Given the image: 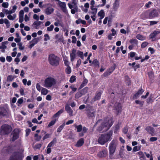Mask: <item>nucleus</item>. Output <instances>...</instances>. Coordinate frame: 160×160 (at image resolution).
Instances as JSON below:
<instances>
[{
  "label": "nucleus",
  "mask_w": 160,
  "mask_h": 160,
  "mask_svg": "<svg viewBox=\"0 0 160 160\" xmlns=\"http://www.w3.org/2000/svg\"><path fill=\"white\" fill-rule=\"evenodd\" d=\"M88 82V80L86 79H84L82 83V84L81 86L82 87H84L85 85H86V84Z\"/></svg>",
  "instance_id": "obj_52"
},
{
  "label": "nucleus",
  "mask_w": 160,
  "mask_h": 160,
  "mask_svg": "<svg viewBox=\"0 0 160 160\" xmlns=\"http://www.w3.org/2000/svg\"><path fill=\"white\" fill-rule=\"evenodd\" d=\"M112 134L111 132H109L107 134H101L98 137V142L101 145H103L108 141L111 140Z\"/></svg>",
  "instance_id": "obj_1"
},
{
  "label": "nucleus",
  "mask_w": 160,
  "mask_h": 160,
  "mask_svg": "<svg viewBox=\"0 0 160 160\" xmlns=\"http://www.w3.org/2000/svg\"><path fill=\"white\" fill-rule=\"evenodd\" d=\"M106 154V152L105 150H103L99 152L98 156L100 157L105 156Z\"/></svg>",
  "instance_id": "obj_37"
},
{
  "label": "nucleus",
  "mask_w": 160,
  "mask_h": 160,
  "mask_svg": "<svg viewBox=\"0 0 160 160\" xmlns=\"http://www.w3.org/2000/svg\"><path fill=\"white\" fill-rule=\"evenodd\" d=\"M2 6L3 7L7 8L8 6V4L7 2H4L2 3Z\"/></svg>",
  "instance_id": "obj_57"
},
{
  "label": "nucleus",
  "mask_w": 160,
  "mask_h": 160,
  "mask_svg": "<svg viewBox=\"0 0 160 160\" xmlns=\"http://www.w3.org/2000/svg\"><path fill=\"white\" fill-rule=\"evenodd\" d=\"M152 4V2L150 1H149L148 2V3L146 4L145 5V7L147 8H148L150 7V5Z\"/></svg>",
  "instance_id": "obj_59"
},
{
  "label": "nucleus",
  "mask_w": 160,
  "mask_h": 160,
  "mask_svg": "<svg viewBox=\"0 0 160 160\" xmlns=\"http://www.w3.org/2000/svg\"><path fill=\"white\" fill-rule=\"evenodd\" d=\"M56 83V80L53 77H49L45 79L43 86L49 88L55 85Z\"/></svg>",
  "instance_id": "obj_3"
},
{
  "label": "nucleus",
  "mask_w": 160,
  "mask_h": 160,
  "mask_svg": "<svg viewBox=\"0 0 160 160\" xmlns=\"http://www.w3.org/2000/svg\"><path fill=\"white\" fill-rule=\"evenodd\" d=\"M63 112V109H61L59 110L53 116L54 118H56V117H58L59 116V115L62 113Z\"/></svg>",
  "instance_id": "obj_38"
},
{
  "label": "nucleus",
  "mask_w": 160,
  "mask_h": 160,
  "mask_svg": "<svg viewBox=\"0 0 160 160\" xmlns=\"http://www.w3.org/2000/svg\"><path fill=\"white\" fill-rule=\"evenodd\" d=\"M116 141L112 140L109 146V153L110 155H113L114 153L116 146Z\"/></svg>",
  "instance_id": "obj_6"
},
{
  "label": "nucleus",
  "mask_w": 160,
  "mask_h": 160,
  "mask_svg": "<svg viewBox=\"0 0 160 160\" xmlns=\"http://www.w3.org/2000/svg\"><path fill=\"white\" fill-rule=\"evenodd\" d=\"M54 26L53 25H51L49 27L47 28V30L48 31H52L54 28Z\"/></svg>",
  "instance_id": "obj_46"
},
{
  "label": "nucleus",
  "mask_w": 160,
  "mask_h": 160,
  "mask_svg": "<svg viewBox=\"0 0 160 160\" xmlns=\"http://www.w3.org/2000/svg\"><path fill=\"white\" fill-rule=\"evenodd\" d=\"M57 121V119H55L52 120L49 123L48 125V127H50L54 125V124L55 123L56 121Z\"/></svg>",
  "instance_id": "obj_42"
},
{
  "label": "nucleus",
  "mask_w": 160,
  "mask_h": 160,
  "mask_svg": "<svg viewBox=\"0 0 160 160\" xmlns=\"http://www.w3.org/2000/svg\"><path fill=\"white\" fill-rule=\"evenodd\" d=\"M8 114L7 109L3 107H0V116L4 117Z\"/></svg>",
  "instance_id": "obj_9"
},
{
  "label": "nucleus",
  "mask_w": 160,
  "mask_h": 160,
  "mask_svg": "<svg viewBox=\"0 0 160 160\" xmlns=\"http://www.w3.org/2000/svg\"><path fill=\"white\" fill-rule=\"evenodd\" d=\"M119 7V2L118 0H116L113 4V9L114 10H116L118 9Z\"/></svg>",
  "instance_id": "obj_26"
},
{
  "label": "nucleus",
  "mask_w": 160,
  "mask_h": 160,
  "mask_svg": "<svg viewBox=\"0 0 160 160\" xmlns=\"http://www.w3.org/2000/svg\"><path fill=\"white\" fill-rule=\"evenodd\" d=\"M10 160H20V152H14L10 158Z\"/></svg>",
  "instance_id": "obj_7"
},
{
  "label": "nucleus",
  "mask_w": 160,
  "mask_h": 160,
  "mask_svg": "<svg viewBox=\"0 0 160 160\" xmlns=\"http://www.w3.org/2000/svg\"><path fill=\"white\" fill-rule=\"evenodd\" d=\"M81 60L79 59H78L77 62V63L76 64V67L77 68H78L79 67L80 65L81 64Z\"/></svg>",
  "instance_id": "obj_55"
},
{
  "label": "nucleus",
  "mask_w": 160,
  "mask_h": 160,
  "mask_svg": "<svg viewBox=\"0 0 160 160\" xmlns=\"http://www.w3.org/2000/svg\"><path fill=\"white\" fill-rule=\"evenodd\" d=\"M28 0H25L24 1H22L21 2V4L22 6H24L26 5V4H28Z\"/></svg>",
  "instance_id": "obj_53"
},
{
  "label": "nucleus",
  "mask_w": 160,
  "mask_h": 160,
  "mask_svg": "<svg viewBox=\"0 0 160 160\" xmlns=\"http://www.w3.org/2000/svg\"><path fill=\"white\" fill-rule=\"evenodd\" d=\"M39 39L38 38H35L30 42V45L28 47L31 49L39 41Z\"/></svg>",
  "instance_id": "obj_11"
},
{
  "label": "nucleus",
  "mask_w": 160,
  "mask_h": 160,
  "mask_svg": "<svg viewBox=\"0 0 160 160\" xmlns=\"http://www.w3.org/2000/svg\"><path fill=\"white\" fill-rule=\"evenodd\" d=\"M15 78V77L13 75H9L7 77V81L9 82H12Z\"/></svg>",
  "instance_id": "obj_31"
},
{
  "label": "nucleus",
  "mask_w": 160,
  "mask_h": 160,
  "mask_svg": "<svg viewBox=\"0 0 160 160\" xmlns=\"http://www.w3.org/2000/svg\"><path fill=\"white\" fill-rule=\"evenodd\" d=\"M84 142V140L83 138L80 139L77 142L76 146L77 147H80L83 145Z\"/></svg>",
  "instance_id": "obj_22"
},
{
  "label": "nucleus",
  "mask_w": 160,
  "mask_h": 160,
  "mask_svg": "<svg viewBox=\"0 0 160 160\" xmlns=\"http://www.w3.org/2000/svg\"><path fill=\"white\" fill-rule=\"evenodd\" d=\"M95 112V111L94 109L89 110L88 113V116L89 117H94Z\"/></svg>",
  "instance_id": "obj_24"
},
{
  "label": "nucleus",
  "mask_w": 160,
  "mask_h": 160,
  "mask_svg": "<svg viewBox=\"0 0 160 160\" xmlns=\"http://www.w3.org/2000/svg\"><path fill=\"white\" fill-rule=\"evenodd\" d=\"M42 87H41L39 83H38L36 85V88L37 90L39 92L42 89Z\"/></svg>",
  "instance_id": "obj_50"
},
{
  "label": "nucleus",
  "mask_w": 160,
  "mask_h": 160,
  "mask_svg": "<svg viewBox=\"0 0 160 160\" xmlns=\"http://www.w3.org/2000/svg\"><path fill=\"white\" fill-rule=\"evenodd\" d=\"M74 126L77 129V131L78 132H80L82 130V126L81 125H77L76 124H74Z\"/></svg>",
  "instance_id": "obj_30"
},
{
  "label": "nucleus",
  "mask_w": 160,
  "mask_h": 160,
  "mask_svg": "<svg viewBox=\"0 0 160 160\" xmlns=\"http://www.w3.org/2000/svg\"><path fill=\"white\" fill-rule=\"evenodd\" d=\"M77 51L73 48L72 49L71 52L70 53V60L72 62H73L76 57Z\"/></svg>",
  "instance_id": "obj_10"
},
{
  "label": "nucleus",
  "mask_w": 160,
  "mask_h": 160,
  "mask_svg": "<svg viewBox=\"0 0 160 160\" xmlns=\"http://www.w3.org/2000/svg\"><path fill=\"white\" fill-rule=\"evenodd\" d=\"M145 130L150 134L153 135L152 134L154 133V130L153 128L150 126H147L146 127Z\"/></svg>",
  "instance_id": "obj_20"
},
{
  "label": "nucleus",
  "mask_w": 160,
  "mask_h": 160,
  "mask_svg": "<svg viewBox=\"0 0 160 160\" xmlns=\"http://www.w3.org/2000/svg\"><path fill=\"white\" fill-rule=\"evenodd\" d=\"M67 67L65 70L66 73L68 74H70L71 72V69L69 66H67Z\"/></svg>",
  "instance_id": "obj_41"
},
{
  "label": "nucleus",
  "mask_w": 160,
  "mask_h": 160,
  "mask_svg": "<svg viewBox=\"0 0 160 160\" xmlns=\"http://www.w3.org/2000/svg\"><path fill=\"white\" fill-rule=\"evenodd\" d=\"M50 134H46L43 138V140L47 139L49 138H50Z\"/></svg>",
  "instance_id": "obj_60"
},
{
  "label": "nucleus",
  "mask_w": 160,
  "mask_h": 160,
  "mask_svg": "<svg viewBox=\"0 0 160 160\" xmlns=\"http://www.w3.org/2000/svg\"><path fill=\"white\" fill-rule=\"evenodd\" d=\"M11 127L8 124H4L1 127L0 132L2 134H8L12 131Z\"/></svg>",
  "instance_id": "obj_5"
},
{
  "label": "nucleus",
  "mask_w": 160,
  "mask_h": 160,
  "mask_svg": "<svg viewBox=\"0 0 160 160\" xmlns=\"http://www.w3.org/2000/svg\"><path fill=\"white\" fill-rule=\"evenodd\" d=\"M42 23V22L37 21L34 22L33 24V25L34 27V28L36 29H38V27Z\"/></svg>",
  "instance_id": "obj_21"
},
{
  "label": "nucleus",
  "mask_w": 160,
  "mask_h": 160,
  "mask_svg": "<svg viewBox=\"0 0 160 160\" xmlns=\"http://www.w3.org/2000/svg\"><path fill=\"white\" fill-rule=\"evenodd\" d=\"M64 126V123H63L57 129V132H60L63 129Z\"/></svg>",
  "instance_id": "obj_44"
},
{
  "label": "nucleus",
  "mask_w": 160,
  "mask_h": 160,
  "mask_svg": "<svg viewBox=\"0 0 160 160\" xmlns=\"http://www.w3.org/2000/svg\"><path fill=\"white\" fill-rule=\"evenodd\" d=\"M76 80L75 77L74 76H72L70 78L69 81L71 83L74 82Z\"/></svg>",
  "instance_id": "obj_54"
},
{
  "label": "nucleus",
  "mask_w": 160,
  "mask_h": 160,
  "mask_svg": "<svg viewBox=\"0 0 160 160\" xmlns=\"http://www.w3.org/2000/svg\"><path fill=\"white\" fill-rule=\"evenodd\" d=\"M130 42L132 45H136L137 46L138 43V41L135 39H132L130 41Z\"/></svg>",
  "instance_id": "obj_33"
},
{
  "label": "nucleus",
  "mask_w": 160,
  "mask_h": 160,
  "mask_svg": "<svg viewBox=\"0 0 160 160\" xmlns=\"http://www.w3.org/2000/svg\"><path fill=\"white\" fill-rule=\"evenodd\" d=\"M19 132V131L18 129H15L11 133V134L13 135L12 138V141H14L18 138Z\"/></svg>",
  "instance_id": "obj_8"
},
{
  "label": "nucleus",
  "mask_w": 160,
  "mask_h": 160,
  "mask_svg": "<svg viewBox=\"0 0 160 160\" xmlns=\"http://www.w3.org/2000/svg\"><path fill=\"white\" fill-rule=\"evenodd\" d=\"M158 14L157 11L156 10L152 11L150 13L149 16L151 18L158 17Z\"/></svg>",
  "instance_id": "obj_17"
},
{
  "label": "nucleus",
  "mask_w": 160,
  "mask_h": 160,
  "mask_svg": "<svg viewBox=\"0 0 160 160\" xmlns=\"http://www.w3.org/2000/svg\"><path fill=\"white\" fill-rule=\"evenodd\" d=\"M8 43L7 41L3 42L2 43V46H0L1 49H5L7 48V46L5 45Z\"/></svg>",
  "instance_id": "obj_40"
},
{
  "label": "nucleus",
  "mask_w": 160,
  "mask_h": 160,
  "mask_svg": "<svg viewBox=\"0 0 160 160\" xmlns=\"http://www.w3.org/2000/svg\"><path fill=\"white\" fill-rule=\"evenodd\" d=\"M122 106L120 103H117L115 105V110L117 113L120 112L121 111Z\"/></svg>",
  "instance_id": "obj_14"
},
{
  "label": "nucleus",
  "mask_w": 160,
  "mask_h": 160,
  "mask_svg": "<svg viewBox=\"0 0 160 160\" xmlns=\"http://www.w3.org/2000/svg\"><path fill=\"white\" fill-rule=\"evenodd\" d=\"M112 118L108 119L105 121L101 126L99 127L98 130L99 131L103 130L105 131L108 130L112 125Z\"/></svg>",
  "instance_id": "obj_2"
},
{
  "label": "nucleus",
  "mask_w": 160,
  "mask_h": 160,
  "mask_svg": "<svg viewBox=\"0 0 160 160\" xmlns=\"http://www.w3.org/2000/svg\"><path fill=\"white\" fill-rule=\"evenodd\" d=\"M136 54V53L135 52H131L129 53L130 56L131 58H133L135 56Z\"/></svg>",
  "instance_id": "obj_63"
},
{
  "label": "nucleus",
  "mask_w": 160,
  "mask_h": 160,
  "mask_svg": "<svg viewBox=\"0 0 160 160\" xmlns=\"http://www.w3.org/2000/svg\"><path fill=\"white\" fill-rule=\"evenodd\" d=\"M98 16L100 17V18L103 19L105 15V13L103 9L100 10L98 13Z\"/></svg>",
  "instance_id": "obj_19"
},
{
  "label": "nucleus",
  "mask_w": 160,
  "mask_h": 160,
  "mask_svg": "<svg viewBox=\"0 0 160 160\" xmlns=\"http://www.w3.org/2000/svg\"><path fill=\"white\" fill-rule=\"evenodd\" d=\"M44 37H45L44 40V41H47L48 40H49L50 39V37L49 35L47 34H46L44 35Z\"/></svg>",
  "instance_id": "obj_49"
},
{
  "label": "nucleus",
  "mask_w": 160,
  "mask_h": 160,
  "mask_svg": "<svg viewBox=\"0 0 160 160\" xmlns=\"http://www.w3.org/2000/svg\"><path fill=\"white\" fill-rule=\"evenodd\" d=\"M26 136H28L30 133L31 131L30 129H27L26 130Z\"/></svg>",
  "instance_id": "obj_62"
},
{
  "label": "nucleus",
  "mask_w": 160,
  "mask_h": 160,
  "mask_svg": "<svg viewBox=\"0 0 160 160\" xmlns=\"http://www.w3.org/2000/svg\"><path fill=\"white\" fill-rule=\"evenodd\" d=\"M22 82L23 84L25 85H26L27 84L29 86L31 84V82L30 80H28L27 81L26 79L24 78L22 80Z\"/></svg>",
  "instance_id": "obj_28"
},
{
  "label": "nucleus",
  "mask_w": 160,
  "mask_h": 160,
  "mask_svg": "<svg viewBox=\"0 0 160 160\" xmlns=\"http://www.w3.org/2000/svg\"><path fill=\"white\" fill-rule=\"evenodd\" d=\"M144 90L142 89H141V90H139L138 92H137L136 94H135L134 95L133 97V99H137L140 96L142 93L144 92Z\"/></svg>",
  "instance_id": "obj_16"
},
{
  "label": "nucleus",
  "mask_w": 160,
  "mask_h": 160,
  "mask_svg": "<svg viewBox=\"0 0 160 160\" xmlns=\"http://www.w3.org/2000/svg\"><path fill=\"white\" fill-rule=\"evenodd\" d=\"M50 64L53 66H57L59 63V58L54 54L49 55L48 58Z\"/></svg>",
  "instance_id": "obj_4"
},
{
  "label": "nucleus",
  "mask_w": 160,
  "mask_h": 160,
  "mask_svg": "<svg viewBox=\"0 0 160 160\" xmlns=\"http://www.w3.org/2000/svg\"><path fill=\"white\" fill-rule=\"evenodd\" d=\"M140 147L139 146H136L134 147L133 149V152H136L140 150Z\"/></svg>",
  "instance_id": "obj_51"
},
{
  "label": "nucleus",
  "mask_w": 160,
  "mask_h": 160,
  "mask_svg": "<svg viewBox=\"0 0 160 160\" xmlns=\"http://www.w3.org/2000/svg\"><path fill=\"white\" fill-rule=\"evenodd\" d=\"M56 142V138H54L50 143H49L48 146L49 147L51 148L55 144Z\"/></svg>",
  "instance_id": "obj_34"
},
{
  "label": "nucleus",
  "mask_w": 160,
  "mask_h": 160,
  "mask_svg": "<svg viewBox=\"0 0 160 160\" xmlns=\"http://www.w3.org/2000/svg\"><path fill=\"white\" fill-rule=\"evenodd\" d=\"M98 10H92L89 12V13L91 15H96Z\"/></svg>",
  "instance_id": "obj_48"
},
{
  "label": "nucleus",
  "mask_w": 160,
  "mask_h": 160,
  "mask_svg": "<svg viewBox=\"0 0 160 160\" xmlns=\"http://www.w3.org/2000/svg\"><path fill=\"white\" fill-rule=\"evenodd\" d=\"M160 33V31H154L153 32L151 33L150 35V37L151 38H153L155 37L157 34Z\"/></svg>",
  "instance_id": "obj_25"
},
{
  "label": "nucleus",
  "mask_w": 160,
  "mask_h": 160,
  "mask_svg": "<svg viewBox=\"0 0 160 160\" xmlns=\"http://www.w3.org/2000/svg\"><path fill=\"white\" fill-rule=\"evenodd\" d=\"M148 44V43L146 42H143L141 45V47L142 48H144Z\"/></svg>",
  "instance_id": "obj_45"
},
{
  "label": "nucleus",
  "mask_w": 160,
  "mask_h": 160,
  "mask_svg": "<svg viewBox=\"0 0 160 160\" xmlns=\"http://www.w3.org/2000/svg\"><path fill=\"white\" fill-rule=\"evenodd\" d=\"M136 38L138 39L141 40L143 41L146 39V37L140 34H138L136 36Z\"/></svg>",
  "instance_id": "obj_29"
},
{
  "label": "nucleus",
  "mask_w": 160,
  "mask_h": 160,
  "mask_svg": "<svg viewBox=\"0 0 160 160\" xmlns=\"http://www.w3.org/2000/svg\"><path fill=\"white\" fill-rule=\"evenodd\" d=\"M54 11V9L52 7L47 8L45 10L44 12L47 15H50Z\"/></svg>",
  "instance_id": "obj_15"
},
{
  "label": "nucleus",
  "mask_w": 160,
  "mask_h": 160,
  "mask_svg": "<svg viewBox=\"0 0 160 160\" xmlns=\"http://www.w3.org/2000/svg\"><path fill=\"white\" fill-rule=\"evenodd\" d=\"M78 8L77 6H74L73 7V9H71V12L72 14H74L76 12H77Z\"/></svg>",
  "instance_id": "obj_39"
},
{
  "label": "nucleus",
  "mask_w": 160,
  "mask_h": 160,
  "mask_svg": "<svg viewBox=\"0 0 160 160\" xmlns=\"http://www.w3.org/2000/svg\"><path fill=\"white\" fill-rule=\"evenodd\" d=\"M15 41L16 42H18V48L20 49V38H15L14 39Z\"/></svg>",
  "instance_id": "obj_47"
},
{
  "label": "nucleus",
  "mask_w": 160,
  "mask_h": 160,
  "mask_svg": "<svg viewBox=\"0 0 160 160\" xmlns=\"http://www.w3.org/2000/svg\"><path fill=\"white\" fill-rule=\"evenodd\" d=\"M24 11L23 10H21V22L23 21V14Z\"/></svg>",
  "instance_id": "obj_56"
},
{
  "label": "nucleus",
  "mask_w": 160,
  "mask_h": 160,
  "mask_svg": "<svg viewBox=\"0 0 160 160\" xmlns=\"http://www.w3.org/2000/svg\"><path fill=\"white\" fill-rule=\"evenodd\" d=\"M92 63L94 64L95 66L99 67V63L97 59L94 60L92 62Z\"/></svg>",
  "instance_id": "obj_43"
},
{
  "label": "nucleus",
  "mask_w": 160,
  "mask_h": 160,
  "mask_svg": "<svg viewBox=\"0 0 160 160\" xmlns=\"http://www.w3.org/2000/svg\"><path fill=\"white\" fill-rule=\"evenodd\" d=\"M55 38L58 42H62L63 41V37L62 36H60L58 34H57L55 36Z\"/></svg>",
  "instance_id": "obj_32"
},
{
  "label": "nucleus",
  "mask_w": 160,
  "mask_h": 160,
  "mask_svg": "<svg viewBox=\"0 0 160 160\" xmlns=\"http://www.w3.org/2000/svg\"><path fill=\"white\" fill-rule=\"evenodd\" d=\"M72 43H75L76 42V40H77L76 37L74 36H72Z\"/></svg>",
  "instance_id": "obj_61"
},
{
  "label": "nucleus",
  "mask_w": 160,
  "mask_h": 160,
  "mask_svg": "<svg viewBox=\"0 0 160 160\" xmlns=\"http://www.w3.org/2000/svg\"><path fill=\"white\" fill-rule=\"evenodd\" d=\"M58 4L64 12H67L66 4L65 2H62L61 1L59 2V3Z\"/></svg>",
  "instance_id": "obj_12"
},
{
  "label": "nucleus",
  "mask_w": 160,
  "mask_h": 160,
  "mask_svg": "<svg viewBox=\"0 0 160 160\" xmlns=\"http://www.w3.org/2000/svg\"><path fill=\"white\" fill-rule=\"evenodd\" d=\"M41 91L42 94L44 95L47 94L48 91V89L44 88H42V89Z\"/></svg>",
  "instance_id": "obj_35"
},
{
  "label": "nucleus",
  "mask_w": 160,
  "mask_h": 160,
  "mask_svg": "<svg viewBox=\"0 0 160 160\" xmlns=\"http://www.w3.org/2000/svg\"><path fill=\"white\" fill-rule=\"evenodd\" d=\"M148 50L149 51H150V53L152 54L154 53L155 52V51L154 50V49L153 48H152L151 47L149 48L148 49Z\"/></svg>",
  "instance_id": "obj_58"
},
{
  "label": "nucleus",
  "mask_w": 160,
  "mask_h": 160,
  "mask_svg": "<svg viewBox=\"0 0 160 160\" xmlns=\"http://www.w3.org/2000/svg\"><path fill=\"white\" fill-rule=\"evenodd\" d=\"M114 70V68L111 67L109 69L107 70V71L104 72V75L105 76H107L108 75H109Z\"/></svg>",
  "instance_id": "obj_18"
},
{
  "label": "nucleus",
  "mask_w": 160,
  "mask_h": 160,
  "mask_svg": "<svg viewBox=\"0 0 160 160\" xmlns=\"http://www.w3.org/2000/svg\"><path fill=\"white\" fill-rule=\"evenodd\" d=\"M64 63L66 66H69L70 62L68 61V58L67 57L65 58H63Z\"/></svg>",
  "instance_id": "obj_36"
},
{
  "label": "nucleus",
  "mask_w": 160,
  "mask_h": 160,
  "mask_svg": "<svg viewBox=\"0 0 160 160\" xmlns=\"http://www.w3.org/2000/svg\"><path fill=\"white\" fill-rule=\"evenodd\" d=\"M77 55L80 58L82 59H84V54L83 53L79 50L77 51Z\"/></svg>",
  "instance_id": "obj_27"
},
{
  "label": "nucleus",
  "mask_w": 160,
  "mask_h": 160,
  "mask_svg": "<svg viewBox=\"0 0 160 160\" xmlns=\"http://www.w3.org/2000/svg\"><path fill=\"white\" fill-rule=\"evenodd\" d=\"M12 59V58L10 56H7L6 57V60L8 62H11Z\"/></svg>",
  "instance_id": "obj_64"
},
{
  "label": "nucleus",
  "mask_w": 160,
  "mask_h": 160,
  "mask_svg": "<svg viewBox=\"0 0 160 160\" xmlns=\"http://www.w3.org/2000/svg\"><path fill=\"white\" fill-rule=\"evenodd\" d=\"M65 110L69 113L70 116H73V110L67 104L65 107Z\"/></svg>",
  "instance_id": "obj_13"
},
{
  "label": "nucleus",
  "mask_w": 160,
  "mask_h": 160,
  "mask_svg": "<svg viewBox=\"0 0 160 160\" xmlns=\"http://www.w3.org/2000/svg\"><path fill=\"white\" fill-rule=\"evenodd\" d=\"M101 95V93L100 92H97L94 98L92 99V101L94 102L100 99Z\"/></svg>",
  "instance_id": "obj_23"
}]
</instances>
